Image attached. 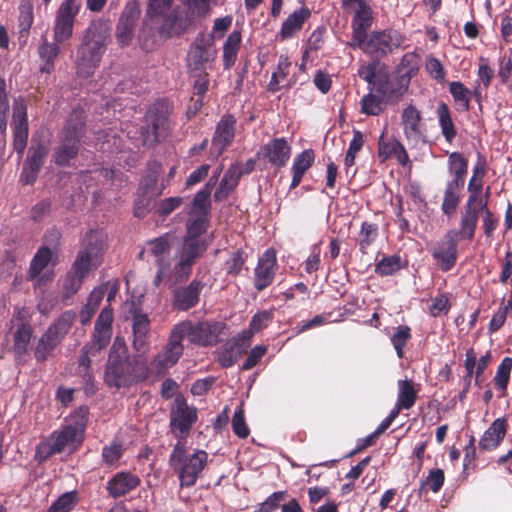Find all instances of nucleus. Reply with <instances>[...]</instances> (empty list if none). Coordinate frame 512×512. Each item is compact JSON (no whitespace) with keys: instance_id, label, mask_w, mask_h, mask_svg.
Here are the masks:
<instances>
[{"instance_id":"obj_28","label":"nucleus","mask_w":512,"mask_h":512,"mask_svg":"<svg viewBox=\"0 0 512 512\" xmlns=\"http://www.w3.org/2000/svg\"><path fill=\"white\" fill-rule=\"evenodd\" d=\"M65 42H58L54 37L53 41L43 38L38 46V56L41 60L39 70L41 73L51 74L55 70V62L61 53L60 45Z\"/></svg>"},{"instance_id":"obj_8","label":"nucleus","mask_w":512,"mask_h":512,"mask_svg":"<svg viewBox=\"0 0 512 512\" xmlns=\"http://www.w3.org/2000/svg\"><path fill=\"white\" fill-rule=\"evenodd\" d=\"M75 320L76 313L68 310L63 312L47 327L33 349L34 357L38 363H44L52 356L55 349L68 335Z\"/></svg>"},{"instance_id":"obj_5","label":"nucleus","mask_w":512,"mask_h":512,"mask_svg":"<svg viewBox=\"0 0 512 512\" xmlns=\"http://www.w3.org/2000/svg\"><path fill=\"white\" fill-rule=\"evenodd\" d=\"M184 10L178 12L174 10L160 16L158 24L151 25L157 29L161 38H170L173 35L184 33L195 21L205 17L210 11L209 0H182Z\"/></svg>"},{"instance_id":"obj_53","label":"nucleus","mask_w":512,"mask_h":512,"mask_svg":"<svg viewBox=\"0 0 512 512\" xmlns=\"http://www.w3.org/2000/svg\"><path fill=\"white\" fill-rule=\"evenodd\" d=\"M147 245L149 246L150 254L157 258V260L164 259L171 250V235L166 233L162 236L149 240Z\"/></svg>"},{"instance_id":"obj_61","label":"nucleus","mask_w":512,"mask_h":512,"mask_svg":"<svg viewBox=\"0 0 512 512\" xmlns=\"http://www.w3.org/2000/svg\"><path fill=\"white\" fill-rule=\"evenodd\" d=\"M512 370V358L505 357L497 368L496 375L494 377L495 386L505 391L508 386L510 379V373Z\"/></svg>"},{"instance_id":"obj_42","label":"nucleus","mask_w":512,"mask_h":512,"mask_svg":"<svg viewBox=\"0 0 512 512\" xmlns=\"http://www.w3.org/2000/svg\"><path fill=\"white\" fill-rule=\"evenodd\" d=\"M436 113L441 133L444 139L448 143H452V141L457 135V130L452 120L449 106L446 103L441 102L437 107Z\"/></svg>"},{"instance_id":"obj_34","label":"nucleus","mask_w":512,"mask_h":512,"mask_svg":"<svg viewBox=\"0 0 512 512\" xmlns=\"http://www.w3.org/2000/svg\"><path fill=\"white\" fill-rule=\"evenodd\" d=\"M133 346L135 350H144L149 343L150 337V319L147 314L136 312L133 315Z\"/></svg>"},{"instance_id":"obj_9","label":"nucleus","mask_w":512,"mask_h":512,"mask_svg":"<svg viewBox=\"0 0 512 512\" xmlns=\"http://www.w3.org/2000/svg\"><path fill=\"white\" fill-rule=\"evenodd\" d=\"M405 41V36L398 30L388 28L379 31H372L367 38L361 39V43H356L351 49H360L366 55L375 60L385 58L401 47Z\"/></svg>"},{"instance_id":"obj_49","label":"nucleus","mask_w":512,"mask_h":512,"mask_svg":"<svg viewBox=\"0 0 512 512\" xmlns=\"http://www.w3.org/2000/svg\"><path fill=\"white\" fill-rule=\"evenodd\" d=\"M174 0H148L147 22L151 25L158 24L160 16H164L171 9Z\"/></svg>"},{"instance_id":"obj_23","label":"nucleus","mask_w":512,"mask_h":512,"mask_svg":"<svg viewBox=\"0 0 512 512\" xmlns=\"http://www.w3.org/2000/svg\"><path fill=\"white\" fill-rule=\"evenodd\" d=\"M141 484V479L130 471L116 473L106 483L108 494L114 499L122 497L136 489Z\"/></svg>"},{"instance_id":"obj_41","label":"nucleus","mask_w":512,"mask_h":512,"mask_svg":"<svg viewBox=\"0 0 512 512\" xmlns=\"http://www.w3.org/2000/svg\"><path fill=\"white\" fill-rule=\"evenodd\" d=\"M408 266V261L403 259L399 254L384 256L375 265V273L381 277L396 274L401 269Z\"/></svg>"},{"instance_id":"obj_59","label":"nucleus","mask_w":512,"mask_h":512,"mask_svg":"<svg viewBox=\"0 0 512 512\" xmlns=\"http://www.w3.org/2000/svg\"><path fill=\"white\" fill-rule=\"evenodd\" d=\"M8 113L9 100L6 91V82L0 77V134L3 136V141H5Z\"/></svg>"},{"instance_id":"obj_11","label":"nucleus","mask_w":512,"mask_h":512,"mask_svg":"<svg viewBox=\"0 0 512 512\" xmlns=\"http://www.w3.org/2000/svg\"><path fill=\"white\" fill-rule=\"evenodd\" d=\"M83 0H62L55 10L53 37L58 42H68L74 34L77 17L81 12Z\"/></svg>"},{"instance_id":"obj_29","label":"nucleus","mask_w":512,"mask_h":512,"mask_svg":"<svg viewBox=\"0 0 512 512\" xmlns=\"http://www.w3.org/2000/svg\"><path fill=\"white\" fill-rule=\"evenodd\" d=\"M197 421V411L183 403L171 413L170 427L172 432L178 431L180 434H188L193 424Z\"/></svg>"},{"instance_id":"obj_45","label":"nucleus","mask_w":512,"mask_h":512,"mask_svg":"<svg viewBox=\"0 0 512 512\" xmlns=\"http://www.w3.org/2000/svg\"><path fill=\"white\" fill-rule=\"evenodd\" d=\"M397 384L399 393L396 403L405 410L411 409L417 400L418 394V390L415 388L414 382L412 380L405 379L399 380Z\"/></svg>"},{"instance_id":"obj_56","label":"nucleus","mask_w":512,"mask_h":512,"mask_svg":"<svg viewBox=\"0 0 512 512\" xmlns=\"http://www.w3.org/2000/svg\"><path fill=\"white\" fill-rule=\"evenodd\" d=\"M411 337V328L409 326L399 325L395 328V331L391 336V342L399 358L404 356V347Z\"/></svg>"},{"instance_id":"obj_44","label":"nucleus","mask_w":512,"mask_h":512,"mask_svg":"<svg viewBox=\"0 0 512 512\" xmlns=\"http://www.w3.org/2000/svg\"><path fill=\"white\" fill-rule=\"evenodd\" d=\"M209 223L210 217L208 216L189 214L185 225L186 234L184 237L193 240H203L201 236L207 232Z\"/></svg>"},{"instance_id":"obj_37","label":"nucleus","mask_w":512,"mask_h":512,"mask_svg":"<svg viewBox=\"0 0 512 512\" xmlns=\"http://www.w3.org/2000/svg\"><path fill=\"white\" fill-rule=\"evenodd\" d=\"M311 11L303 6L290 14L282 23L279 35L282 39H289L300 31L305 21L310 17Z\"/></svg>"},{"instance_id":"obj_39","label":"nucleus","mask_w":512,"mask_h":512,"mask_svg":"<svg viewBox=\"0 0 512 512\" xmlns=\"http://www.w3.org/2000/svg\"><path fill=\"white\" fill-rule=\"evenodd\" d=\"M241 42L242 34L240 30H234L228 35L223 45L222 56L223 67L225 70H229L234 66L240 50Z\"/></svg>"},{"instance_id":"obj_50","label":"nucleus","mask_w":512,"mask_h":512,"mask_svg":"<svg viewBox=\"0 0 512 512\" xmlns=\"http://www.w3.org/2000/svg\"><path fill=\"white\" fill-rule=\"evenodd\" d=\"M93 349L94 348H91V346L85 344L81 349L78 359V373L86 383L91 382L93 379L91 357H95L98 354V352Z\"/></svg>"},{"instance_id":"obj_57","label":"nucleus","mask_w":512,"mask_h":512,"mask_svg":"<svg viewBox=\"0 0 512 512\" xmlns=\"http://www.w3.org/2000/svg\"><path fill=\"white\" fill-rule=\"evenodd\" d=\"M378 237V225L372 222L364 221L358 237V244L363 251L374 243Z\"/></svg>"},{"instance_id":"obj_25","label":"nucleus","mask_w":512,"mask_h":512,"mask_svg":"<svg viewBox=\"0 0 512 512\" xmlns=\"http://www.w3.org/2000/svg\"><path fill=\"white\" fill-rule=\"evenodd\" d=\"M377 156L381 163L386 162L390 158H395L397 162L405 167L409 162V156L405 147L395 138L385 139L384 133L378 141Z\"/></svg>"},{"instance_id":"obj_24","label":"nucleus","mask_w":512,"mask_h":512,"mask_svg":"<svg viewBox=\"0 0 512 512\" xmlns=\"http://www.w3.org/2000/svg\"><path fill=\"white\" fill-rule=\"evenodd\" d=\"M481 211L482 209L476 204L464 203L460 213L459 230L456 231L461 239L468 241L474 239Z\"/></svg>"},{"instance_id":"obj_54","label":"nucleus","mask_w":512,"mask_h":512,"mask_svg":"<svg viewBox=\"0 0 512 512\" xmlns=\"http://www.w3.org/2000/svg\"><path fill=\"white\" fill-rule=\"evenodd\" d=\"M211 195L199 190L192 201L188 214L202 215L210 217L211 213Z\"/></svg>"},{"instance_id":"obj_51","label":"nucleus","mask_w":512,"mask_h":512,"mask_svg":"<svg viewBox=\"0 0 512 512\" xmlns=\"http://www.w3.org/2000/svg\"><path fill=\"white\" fill-rule=\"evenodd\" d=\"M125 449L120 441H112L102 448V462L106 467H116L119 460L123 457Z\"/></svg>"},{"instance_id":"obj_18","label":"nucleus","mask_w":512,"mask_h":512,"mask_svg":"<svg viewBox=\"0 0 512 512\" xmlns=\"http://www.w3.org/2000/svg\"><path fill=\"white\" fill-rule=\"evenodd\" d=\"M292 147L285 137H278L260 146L256 153L258 160H265L276 168L287 165L291 157Z\"/></svg>"},{"instance_id":"obj_2","label":"nucleus","mask_w":512,"mask_h":512,"mask_svg":"<svg viewBox=\"0 0 512 512\" xmlns=\"http://www.w3.org/2000/svg\"><path fill=\"white\" fill-rule=\"evenodd\" d=\"M103 249V231L90 229L82 239V248L78 251L71 268L61 280L60 296L62 301L71 299L80 290L94 262L102 255Z\"/></svg>"},{"instance_id":"obj_19","label":"nucleus","mask_w":512,"mask_h":512,"mask_svg":"<svg viewBox=\"0 0 512 512\" xmlns=\"http://www.w3.org/2000/svg\"><path fill=\"white\" fill-rule=\"evenodd\" d=\"M205 286L206 284L202 280L194 278L188 285L173 289L172 309L178 312H187L196 307Z\"/></svg>"},{"instance_id":"obj_62","label":"nucleus","mask_w":512,"mask_h":512,"mask_svg":"<svg viewBox=\"0 0 512 512\" xmlns=\"http://www.w3.org/2000/svg\"><path fill=\"white\" fill-rule=\"evenodd\" d=\"M273 318L274 311L272 309L257 312L255 315H253L250 321V330L248 332H250L252 336L253 333L262 331L268 327V325L273 321Z\"/></svg>"},{"instance_id":"obj_36","label":"nucleus","mask_w":512,"mask_h":512,"mask_svg":"<svg viewBox=\"0 0 512 512\" xmlns=\"http://www.w3.org/2000/svg\"><path fill=\"white\" fill-rule=\"evenodd\" d=\"M81 142L73 138L63 137L60 144L54 149V163L60 167L70 166L71 160L75 159L79 153Z\"/></svg>"},{"instance_id":"obj_27","label":"nucleus","mask_w":512,"mask_h":512,"mask_svg":"<svg viewBox=\"0 0 512 512\" xmlns=\"http://www.w3.org/2000/svg\"><path fill=\"white\" fill-rule=\"evenodd\" d=\"M403 133L408 141L417 143L423 136L421 112L412 104L403 109L401 114Z\"/></svg>"},{"instance_id":"obj_33","label":"nucleus","mask_w":512,"mask_h":512,"mask_svg":"<svg viewBox=\"0 0 512 512\" xmlns=\"http://www.w3.org/2000/svg\"><path fill=\"white\" fill-rule=\"evenodd\" d=\"M315 161V152L313 149H305L294 157L291 167L292 180L289 186L290 190L297 188L305 173L313 166Z\"/></svg>"},{"instance_id":"obj_13","label":"nucleus","mask_w":512,"mask_h":512,"mask_svg":"<svg viewBox=\"0 0 512 512\" xmlns=\"http://www.w3.org/2000/svg\"><path fill=\"white\" fill-rule=\"evenodd\" d=\"M207 249L205 240L183 238L182 244L176 252L177 264L174 267L176 280L181 282L189 278L192 267L202 257Z\"/></svg>"},{"instance_id":"obj_47","label":"nucleus","mask_w":512,"mask_h":512,"mask_svg":"<svg viewBox=\"0 0 512 512\" xmlns=\"http://www.w3.org/2000/svg\"><path fill=\"white\" fill-rule=\"evenodd\" d=\"M420 68V57L415 52H408L403 55L399 65L398 71L401 73L402 79L406 78L407 84L414 77Z\"/></svg>"},{"instance_id":"obj_35","label":"nucleus","mask_w":512,"mask_h":512,"mask_svg":"<svg viewBox=\"0 0 512 512\" xmlns=\"http://www.w3.org/2000/svg\"><path fill=\"white\" fill-rule=\"evenodd\" d=\"M240 179L241 173L238 171V164H231L220 180L219 186L214 192V200L216 202L226 200L238 186Z\"/></svg>"},{"instance_id":"obj_14","label":"nucleus","mask_w":512,"mask_h":512,"mask_svg":"<svg viewBox=\"0 0 512 512\" xmlns=\"http://www.w3.org/2000/svg\"><path fill=\"white\" fill-rule=\"evenodd\" d=\"M458 233L456 230L447 231L444 236L430 249L432 258L443 272L450 271L458 258Z\"/></svg>"},{"instance_id":"obj_1","label":"nucleus","mask_w":512,"mask_h":512,"mask_svg":"<svg viewBox=\"0 0 512 512\" xmlns=\"http://www.w3.org/2000/svg\"><path fill=\"white\" fill-rule=\"evenodd\" d=\"M111 22L96 18L89 22L81 35L76 52V74L84 79L93 76L99 67L111 39Z\"/></svg>"},{"instance_id":"obj_64","label":"nucleus","mask_w":512,"mask_h":512,"mask_svg":"<svg viewBox=\"0 0 512 512\" xmlns=\"http://www.w3.org/2000/svg\"><path fill=\"white\" fill-rule=\"evenodd\" d=\"M76 504L75 494L67 492L52 503L47 512H69Z\"/></svg>"},{"instance_id":"obj_6","label":"nucleus","mask_w":512,"mask_h":512,"mask_svg":"<svg viewBox=\"0 0 512 512\" xmlns=\"http://www.w3.org/2000/svg\"><path fill=\"white\" fill-rule=\"evenodd\" d=\"M208 462V454L204 450H196L188 454L185 444L178 441L169 456L170 467L178 474L181 488L194 486L200 478Z\"/></svg>"},{"instance_id":"obj_30","label":"nucleus","mask_w":512,"mask_h":512,"mask_svg":"<svg viewBox=\"0 0 512 512\" xmlns=\"http://www.w3.org/2000/svg\"><path fill=\"white\" fill-rule=\"evenodd\" d=\"M507 427L508 424L506 419L497 418L494 420L479 441L480 449L485 451H492L496 449L504 439Z\"/></svg>"},{"instance_id":"obj_10","label":"nucleus","mask_w":512,"mask_h":512,"mask_svg":"<svg viewBox=\"0 0 512 512\" xmlns=\"http://www.w3.org/2000/svg\"><path fill=\"white\" fill-rule=\"evenodd\" d=\"M175 326L184 339L188 337L192 344L202 347L216 345L220 341L219 336L225 328L223 322L209 320L197 323L184 320Z\"/></svg>"},{"instance_id":"obj_32","label":"nucleus","mask_w":512,"mask_h":512,"mask_svg":"<svg viewBox=\"0 0 512 512\" xmlns=\"http://www.w3.org/2000/svg\"><path fill=\"white\" fill-rule=\"evenodd\" d=\"M52 259V251L47 246L40 247L37 252L34 254L29 270H28V279L36 280V285L41 286L49 281V278H45L44 276H40L41 272L48 266Z\"/></svg>"},{"instance_id":"obj_7","label":"nucleus","mask_w":512,"mask_h":512,"mask_svg":"<svg viewBox=\"0 0 512 512\" xmlns=\"http://www.w3.org/2000/svg\"><path fill=\"white\" fill-rule=\"evenodd\" d=\"M173 106L166 99H158L146 113V125L141 127L142 145L155 147L166 139L171 130L170 115Z\"/></svg>"},{"instance_id":"obj_63","label":"nucleus","mask_w":512,"mask_h":512,"mask_svg":"<svg viewBox=\"0 0 512 512\" xmlns=\"http://www.w3.org/2000/svg\"><path fill=\"white\" fill-rule=\"evenodd\" d=\"M231 425L237 437L245 439L249 436L250 429L245 421L244 410L241 406L235 410Z\"/></svg>"},{"instance_id":"obj_46","label":"nucleus","mask_w":512,"mask_h":512,"mask_svg":"<svg viewBox=\"0 0 512 512\" xmlns=\"http://www.w3.org/2000/svg\"><path fill=\"white\" fill-rule=\"evenodd\" d=\"M449 92L458 105V110L467 112L470 110L472 92L460 81H453L449 84Z\"/></svg>"},{"instance_id":"obj_12","label":"nucleus","mask_w":512,"mask_h":512,"mask_svg":"<svg viewBox=\"0 0 512 512\" xmlns=\"http://www.w3.org/2000/svg\"><path fill=\"white\" fill-rule=\"evenodd\" d=\"M184 338L174 325L168 337L167 344L163 347L150 363L151 370L158 376H163L168 369L173 367L184 352Z\"/></svg>"},{"instance_id":"obj_20","label":"nucleus","mask_w":512,"mask_h":512,"mask_svg":"<svg viewBox=\"0 0 512 512\" xmlns=\"http://www.w3.org/2000/svg\"><path fill=\"white\" fill-rule=\"evenodd\" d=\"M13 148L22 156L28 141V117L27 106L23 98H18L14 102L13 116Z\"/></svg>"},{"instance_id":"obj_43","label":"nucleus","mask_w":512,"mask_h":512,"mask_svg":"<svg viewBox=\"0 0 512 512\" xmlns=\"http://www.w3.org/2000/svg\"><path fill=\"white\" fill-rule=\"evenodd\" d=\"M34 22L33 5L23 3L19 6L18 16V40L21 44H26L30 35V29Z\"/></svg>"},{"instance_id":"obj_17","label":"nucleus","mask_w":512,"mask_h":512,"mask_svg":"<svg viewBox=\"0 0 512 512\" xmlns=\"http://www.w3.org/2000/svg\"><path fill=\"white\" fill-rule=\"evenodd\" d=\"M278 263L276 251L273 248L265 250L258 258L253 273V286L257 292H262L270 287L276 277Z\"/></svg>"},{"instance_id":"obj_16","label":"nucleus","mask_w":512,"mask_h":512,"mask_svg":"<svg viewBox=\"0 0 512 512\" xmlns=\"http://www.w3.org/2000/svg\"><path fill=\"white\" fill-rule=\"evenodd\" d=\"M216 58V50L211 39L200 33L190 45L187 55V67L190 72H203L206 65Z\"/></svg>"},{"instance_id":"obj_55","label":"nucleus","mask_w":512,"mask_h":512,"mask_svg":"<svg viewBox=\"0 0 512 512\" xmlns=\"http://www.w3.org/2000/svg\"><path fill=\"white\" fill-rule=\"evenodd\" d=\"M47 154L48 149L41 142H39L36 146L32 145L29 148L28 155L24 164L29 166L30 168H34L40 171L44 164Z\"/></svg>"},{"instance_id":"obj_52","label":"nucleus","mask_w":512,"mask_h":512,"mask_svg":"<svg viewBox=\"0 0 512 512\" xmlns=\"http://www.w3.org/2000/svg\"><path fill=\"white\" fill-rule=\"evenodd\" d=\"M360 104V112L368 116H378L384 110L382 97L373 94L372 88L369 89V93L362 97Z\"/></svg>"},{"instance_id":"obj_26","label":"nucleus","mask_w":512,"mask_h":512,"mask_svg":"<svg viewBox=\"0 0 512 512\" xmlns=\"http://www.w3.org/2000/svg\"><path fill=\"white\" fill-rule=\"evenodd\" d=\"M33 329L29 323H21L13 333L12 351L17 365H24L29 360L28 347Z\"/></svg>"},{"instance_id":"obj_21","label":"nucleus","mask_w":512,"mask_h":512,"mask_svg":"<svg viewBox=\"0 0 512 512\" xmlns=\"http://www.w3.org/2000/svg\"><path fill=\"white\" fill-rule=\"evenodd\" d=\"M251 333L242 332L228 340L217 352V362L222 368L232 367L250 345Z\"/></svg>"},{"instance_id":"obj_48","label":"nucleus","mask_w":512,"mask_h":512,"mask_svg":"<svg viewBox=\"0 0 512 512\" xmlns=\"http://www.w3.org/2000/svg\"><path fill=\"white\" fill-rule=\"evenodd\" d=\"M247 261V255L243 249H236L229 253V257L224 262V270L227 276L237 277L241 274L245 263Z\"/></svg>"},{"instance_id":"obj_60","label":"nucleus","mask_w":512,"mask_h":512,"mask_svg":"<svg viewBox=\"0 0 512 512\" xmlns=\"http://www.w3.org/2000/svg\"><path fill=\"white\" fill-rule=\"evenodd\" d=\"M140 14V2L138 0H130L126 3L119 22L128 26L136 27Z\"/></svg>"},{"instance_id":"obj_31","label":"nucleus","mask_w":512,"mask_h":512,"mask_svg":"<svg viewBox=\"0 0 512 512\" xmlns=\"http://www.w3.org/2000/svg\"><path fill=\"white\" fill-rule=\"evenodd\" d=\"M464 184L447 181L443 190V201L441 212L450 218L455 215L462 199V190Z\"/></svg>"},{"instance_id":"obj_40","label":"nucleus","mask_w":512,"mask_h":512,"mask_svg":"<svg viewBox=\"0 0 512 512\" xmlns=\"http://www.w3.org/2000/svg\"><path fill=\"white\" fill-rule=\"evenodd\" d=\"M449 181L465 184L468 172V160L460 152H452L448 156Z\"/></svg>"},{"instance_id":"obj_4","label":"nucleus","mask_w":512,"mask_h":512,"mask_svg":"<svg viewBox=\"0 0 512 512\" xmlns=\"http://www.w3.org/2000/svg\"><path fill=\"white\" fill-rule=\"evenodd\" d=\"M87 413V408L80 407L76 412L78 420L73 424L64 425L61 429L53 431L47 440L41 441L36 447L35 458L40 462L46 461L51 456L74 445L75 442H81L87 422Z\"/></svg>"},{"instance_id":"obj_38","label":"nucleus","mask_w":512,"mask_h":512,"mask_svg":"<svg viewBox=\"0 0 512 512\" xmlns=\"http://www.w3.org/2000/svg\"><path fill=\"white\" fill-rule=\"evenodd\" d=\"M86 132V114L81 108L74 109L63 129V137L81 142Z\"/></svg>"},{"instance_id":"obj_15","label":"nucleus","mask_w":512,"mask_h":512,"mask_svg":"<svg viewBox=\"0 0 512 512\" xmlns=\"http://www.w3.org/2000/svg\"><path fill=\"white\" fill-rule=\"evenodd\" d=\"M163 171L162 163L156 159L149 160L146 164V170L144 175L142 176L139 184V190H142L143 199L137 202L134 215L137 217H141L144 212L140 211V203L142 204L145 201V196H148L147 205L150 200L154 197H158L162 195L163 191L166 189L165 182L161 183V187L158 188V180L159 176Z\"/></svg>"},{"instance_id":"obj_58","label":"nucleus","mask_w":512,"mask_h":512,"mask_svg":"<svg viewBox=\"0 0 512 512\" xmlns=\"http://www.w3.org/2000/svg\"><path fill=\"white\" fill-rule=\"evenodd\" d=\"M444 481V471L440 468L432 469L429 471L426 479L421 482L420 491L430 490L433 493H437L442 488Z\"/></svg>"},{"instance_id":"obj_22","label":"nucleus","mask_w":512,"mask_h":512,"mask_svg":"<svg viewBox=\"0 0 512 512\" xmlns=\"http://www.w3.org/2000/svg\"><path fill=\"white\" fill-rule=\"evenodd\" d=\"M237 119L233 114L225 113L215 126V131L211 140V146L216 151V155L223 154L230 147L236 136Z\"/></svg>"},{"instance_id":"obj_3","label":"nucleus","mask_w":512,"mask_h":512,"mask_svg":"<svg viewBox=\"0 0 512 512\" xmlns=\"http://www.w3.org/2000/svg\"><path fill=\"white\" fill-rule=\"evenodd\" d=\"M148 376L146 363L131 358L124 342L113 343L106 363L104 381L110 388H128Z\"/></svg>"}]
</instances>
